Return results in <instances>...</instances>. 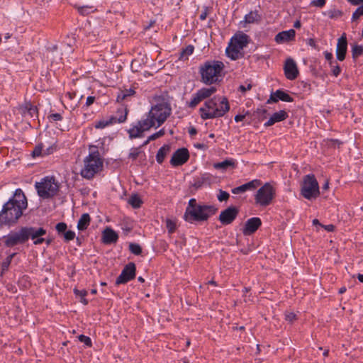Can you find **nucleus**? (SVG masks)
Instances as JSON below:
<instances>
[{
	"label": "nucleus",
	"instance_id": "13",
	"mask_svg": "<svg viewBox=\"0 0 363 363\" xmlns=\"http://www.w3.org/2000/svg\"><path fill=\"white\" fill-rule=\"evenodd\" d=\"M238 213V208L230 206L220 212L218 220L223 225H230L235 220Z\"/></svg>",
	"mask_w": 363,
	"mask_h": 363
},
{
	"label": "nucleus",
	"instance_id": "52",
	"mask_svg": "<svg viewBox=\"0 0 363 363\" xmlns=\"http://www.w3.org/2000/svg\"><path fill=\"white\" fill-rule=\"evenodd\" d=\"M79 340L83 343L85 344V345L88 346V347H91V338L88 336H86L84 335H80L79 337Z\"/></svg>",
	"mask_w": 363,
	"mask_h": 363
},
{
	"label": "nucleus",
	"instance_id": "1",
	"mask_svg": "<svg viewBox=\"0 0 363 363\" xmlns=\"http://www.w3.org/2000/svg\"><path fill=\"white\" fill-rule=\"evenodd\" d=\"M27 207L26 196L21 189H17L0 211V226H13L16 224Z\"/></svg>",
	"mask_w": 363,
	"mask_h": 363
},
{
	"label": "nucleus",
	"instance_id": "44",
	"mask_svg": "<svg viewBox=\"0 0 363 363\" xmlns=\"http://www.w3.org/2000/svg\"><path fill=\"white\" fill-rule=\"evenodd\" d=\"M129 250L131 252V253L135 255H139L142 253V248L140 245L137 243H130Z\"/></svg>",
	"mask_w": 363,
	"mask_h": 363
},
{
	"label": "nucleus",
	"instance_id": "53",
	"mask_svg": "<svg viewBox=\"0 0 363 363\" xmlns=\"http://www.w3.org/2000/svg\"><path fill=\"white\" fill-rule=\"evenodd\" d=\"M64 239L65 242H69L70 240H74L75 237V233L72 230H67L64 234Z\"/></svg>",
	"mask_w": 363,
	"mask_h": 363
},
{
	"label": "nucleus",
	"instance_id": "41",
	"mask_svg": "<svg viewBox=\"0 0 363 363\" xmlns=\"http://www.w3.org/2000/svg\"><path fill=\"white\" fill-rule=\"evenodd\" d=\"M200 204H198L196 200L195 199H191L189 201L188 206L186 208L185 213L184 214V219L189 216V211H192L193 209H196L199 206Z\"/></svg>",
	"mask_w": 363,
	"mask_h": 363
},
{
	"label": "nucleus",
	"instance_id": "18",
	"mask_svg": "<svg viewBox=\"0 0 363 363\" xmlns=\"http://www.w3.org/2000/svg\"><path fill=\"white\" fill-rule=\"evenodd\" d=\"M279 100L286 102H292L294 99L287 93L281 89H278L274 92H272L267 100V104L277 103Z\"/></svg>",
	"mask_w": 363,
	"mask_h": 363
},
{
	"label": "nucleus",
	"instance_id": "6",
	"mask_svg": "<svg viewBox=\"0 0 363 363\" xmlns=\"http://www.w3.org/2000/svg\"><path fill=\"white\" fill-rule=\"evenodd\" d=\"M218 210L214 205L201 204L196 209L189 211L188 217L184 220L190 223L206 221L211 216L215 215Z\"/></svg>",
	"mask_w": 363,
	"mask_h": 363
},
{
	"label": "nucleus",
	"instance_id": "2",
	"mask_svg": "<svg viewBox=\"0 0 363 363\" xmlns=\"http://www.w3.org/2000/svg\"><path fill=\"white\" fill-rule=\"evenodd\" d=\"M229 110L228 99L216 96L205 101L203 106L199 108V113L203 120H207L222 117Z\"/></svg>",
	"mask_w": 363,
	"mask_h": 363
},
{
	"label": "nucleus",
	"instance_id": "51",
	"mask_svg": "<svg viewBox=\"0 0 363 363\" xmlns=\"http://www.w3.org/2000/svg\"><path fill=\"white\" fill-rule=\"evenodd\" d=\"M284 315L285 320L289 323H293L296 320V315L294 312L286 311Z\"/></svg>",
	"mask_w": 363,
	"mask_h": 363
},
{
	"label": "nucleus",
	"instance_id": "11",
	"mask_svg": "<svg viewBox=\"0 0 363 363\" xmlns=\"http://www.w3.org/2000/svg\"><path fill=\"white\" fill-rule=\"evenodd\" d=\"M26 241H28L30 238L33 240V244L35 245H38L44 242L45 238H42V236L46 234V230L43 228H35V227H23Z\"/></svg>",
	"mask_w": 363,
	"mask_h": 363
},
{
	"label": "nucleus",
	"instance_id": "26",
	"mask_svg": "<svg viewBox=\"0 0 363 363\" xmlns=\"http://www.w3.org/2000/svg\"><path fill=\"white\" fill-rule=\"evenodd\" d=\"M213 167L216 169L226 171L228 168H235V162L233 159L225 160L220 162L214 163Z\"/></svg>",
	"mask_w": 363,
	"mask_h": 363
},
{
	"label": "nucleus",
	"instance_id": "33",
	"mask_svg": "<svg viewBox=\"0 0 363 363\" xmlns=\"http://www.w3.org/2000/svg\"><path fill=\"white\" fill-rule=\"evenodd\" d=\"M216 91V89L213 86H211L209 88L201 89L196 93L199 95V96L202 99V100H203V99L211 96Z\"/></svg>",
	"mask_w": 363,
	"mask_h": 363
},
{
	"label": "nucleus",
	"instance_id": "43",
	"mask_svg": "<svg viewBox=\"0 0 363 363\" xmlns=\"http://www.w3.org/2000/svg\"><path fill=\"white\" fill-rule=\"evenodd\" d=\"M202 99L199 96V95L196 93L193 95L191 100L189 102H187L188 106L194 108H195L201 101Z\"/></svg>",
	"mask_w": 363,
	"mask_h": 363
},
{
	"label": "nucleus",
	"instance_id": "37",
	"mask_svg": "<svg viewBox=\"0 0 363 363\" xmlns=\"http://www.w3.org/2000/svg\"><path fill=\"white\" fill-rule=\"evenodd\" d=\"M116 123L115 118H110L108 120H102L95 123L94 127L97 129L104 128L105 127Z\"/></svg>",
	"mask_w": 363,
	"mask_h": 363
},
{
	"label": "nucleus",
	"instance_id": "55",
	"mask_svg": "<svg viewBox=\"0 0 363 363\" xmlns=\"http://www.w3.org/2000/svg\"><path fill=\"white\" fill-rule=\"evenodd\" d=\"M164 135V129L160 130L158 132L153 133L149 136V140H155Z\"/></svg>",
	"mask_w": 363,
	"mask_h": 363
},
{
	"label": "nucleus",
	"instance_id": "5",
	"mask_svg": "<svg viewBox=\"0 0 363 363\" xmlns=\"http://www.w3.org/2000/svg\"><path fill=\"white\" fill-rule=\"evenodd\" d=\"M156 104L152 106L149 111V117L152 118L157 123V127L164 123L172 112L170 104L164 96L155 98Z\"/></svg>",
	"mask_w": 363,
	"mask_h": 363
},
{
	"label": "nucleus",
	"instance_id": "23",
	"mask_svg": "<svg viewBox=\"0 0 363 363\" xmlns=\"http://www.w3.org/2000/svg\"><path fill=\"white\" fill-rule=\"evenodd\" d=\"M296 31L294 29L279 32L275 36V41L277 43H282L294 40Z\"/></svg>",
	"mask_w": 363,
	"mask_h": 363
},
{
	"label": "nucleus",
	"instance_id": "63",
	"mask_svg": "<svg viewBox=\"0 0 363 363\" xmlns=\"http://www.w3.org/2000/svg\"><path fill=\"white\" fill-rule=\"evenodd\" d=\"M207 16H208V8H206L205 10L203 11H202V13L200 14L199 18L201 21H203L206 18Z\"/></svg>",
	"mask_w": 363,
	"mask_h": 363
},
{
	"label": "nucleus",
	"instance_id": "30",
	"mask_svg": "<svg viewBox=\"0 0 363 363\" xmlns=\"http://www.w3.org/2000/svg\"><path fill=\"white\" fill-rule=\"evenodd\" d=\"M242 49L238 48L230 43L229 47L226 49L227 55L233 60H235L242 57L240 50Z\"/></svg>",
	"mask_w": 363,
	"mask_h": 363
},
{
	"label": "nucleus",
	"instance_id": "16",
	"mask_svg": "<svg viewBox=\"0 0 363 363\" xmlns=\"http://www.w3.org/2000/svg\"><path fill=\"white\" fill-rule=\"evenodd\" d=\"M261 225L262 221L259 218H251L246 221L245 227L242 229V233L245 235H252L257 231V230L261 226Z\"/></svg>",
	"mask_w": 363,
	"mask_h": 363
},
{
	"label": "nucleus",
	"instance_id": "50",
	"mask_svg": "<svg viewBox=\"0 0 363 363\" xmlns=\"http://www.w3.org/2000/svg\"><path fill=\"white\" fill-rule=\"evenodd\" d=\"M217 197H218V200L219 201L222 202L224 201H227L229 199L230 195L227 191H223L220 189L219 191V194Z\"/></svg>",
	"mask_w": 363,
	"mask_h": 363
},
{
	"label": "nucleus",
	"instance_id": "28",
	"mask_svg": "<svg viewBox=\"0 0 363 363\" xmlns=\"http://www.w3.org/2000/svg\"><path fill=\"white\" fill-rule=\"evenodd\" d=\"M91 218L89 213H84L81 216L77 223V228L79 230H86L90 224Z\"/></svg>",
	"mask_w": 363,
	"mask_h": 363
},
{
	"label": "nucleus",
	"instance_id": "27",
	"mask_svg": "<svg viewBox=\"0 0 363 363\" xmlns=\"http://www.w3.org/2000/svg\"><path fill=\"white\" fill-rule=\"evenodd\" d=\"M171 147L169 145H164L161 147L156 155V160L159 164H162L167 156L170 152Z\"/></svg>",
	"mask_w": 363,
	"mask_h": 363
},
{
	"label": "nucleus",
	"instance_id": "64",
	"mask_svg": "<svg viewBox=\"0 0 363 363\" xmlns=\"http://www.w3.org/2000/svg\"><path fill=\"white\" fill-rule=\"evenodd\" d=\"M245 115H240V114L236 115L235 116V121L236 122L242 121L245 118Z\"/></svg>",
	"mask_w": 363,
	"mask_h": 363
},
{
	"label": "nucleus",
	"instance_id": "57",
	"mask_svg": "<svg viewBox=\"0 0 363 363\" xmlns=\"http://www.w3.org/2000/svg\"><path fill=\"white\" fill-rule=\"evenodd\" d=\"M49 118L52 121H61L62 117L60 113H52L49 116Z\"/></svg>",
	"mask_w": 363,
	"mask_h": 363
},
{
	"label": "nucleus",
	"instance_id": "19",
	"mask_svg": "<svg viewBox=\"0 0 363 363\" xmlns=\"http://www.w3.org/2000/svg\"><path fill=\"white\" fill-rule=\"evenodd\" d=\"M261 181L259 179L252 180L238 187L233 188L231 191L234 194L245 193L247 191H252L261 185Z\"/></svg>",
	"mask_w": 363,
	"mask_h": 363
},
{
	"label": "nucleus",
	"instance_id": "24",
	"mask_svg": "<svg viewBox=\"0 0 363 363\" xmlns=\"http://www.w3.org/2000/svg\"><path fill=\"white\" fill-rule=\"evenodd\" d=\"M288 116V113L285 111L281 110L278 112L274 113L269 118V119L264 123V126H271L274 125L275 123L283 121L285 119H286Z\"/></svg>",
	"mask_w": 363,
	"mask_h": 363
},
{
	"label": "nucleus",
	"instance_id": "12",
	"mask_svg": "<svg viewBox=\"0 0 363 363\" xmlns=\"http://www.w3.org/2000/svg\"><path fill=\"white\" fill-rule=\"evenodd\" d=\"M136 272V267L135 263L129 262L123 269L121 274L116 280V285L126 284L129 281L135 279Z\"/></svg>",
	"mask_w": 363,
	"mask_h": 363
},
{
	"label": "nucleus",
	"instance_id": "10",
	"mask_svg": "<svg viewBox=\"0 0 363 363\" xmlns=\"http://www.w3.org/2000/svg\"><path fill=\"white\" fill-rule=\"evenodd\" d=\"M26 242L23 227H21L17 231H11L7 235L3 238L4 245L6 247H13L18 245H23Z\"/></svg>",
	"mask_w": 363,
	"mask_h": 363
},
{
	"label": "nucleus",
	"instance_id": "42",
	"mask_svg": "<svg viewBox=\"0 0 363 363\" xmlns=\"http://www.w3.org/2000/svg\"><path fill=\"white\" fill-rule=\"evenodd\" d=\"M194 50V47L191 45H189L186 46L184 49L182 50L181 55H180V59H183L185 57L187 59L188 56L191 55Z\"/></svg>",
	"mask_w": 363,
	"mask_h": 363
},
{
	"label": "nucleus",
	"instance_id": "60",
	"mask_svg": "<svg viewBox=\"0 0 363 363\" xmlns=\"http://www.w3.org/2000/svg\"><path fill=\"white\" fill-rule=\"evenodd\" d=\"M324 55H325V57L326 60H328L329 62V64L331 62H335V60H333V54L331 52H325Z\"/></svg>",
	"mask_w": 363,
	"mask_h": 363
},
{
	"label": "nucleus",
	"instance_id": "56",
	"mask_svg": "<svg viewBox=\"0 0 363 363\" xmlns=\"http://www.w3.org/2000/svg\"><path fill=\"white\" fill-rule=\"evenodd\" d=\"M311 4L314 6L322 8L325 4V0H313Z\"/></svg>",
	"mask_w": 363,
	"mask_h": 363
},
{
	"label": "nucleus",
	"instance_id": "4",
	"mask_svg": "<svg viewBox=\"0 0 363 363\" xmlns=\"http://www.w3.org/2000/svg\"><path fill=\"white\" fill-rule=\"evenodd\" d=\"M94 148L96 150H91L89 155L84 160V168L81 170L82 177L90 179L99 172L103 167V160L100 157L96 147L91 146L90 150Z\"/></svg>",
	"mask_w": 363,
	"mask_h": 363
},
{
	"label": "nucleus",
	"instance_id": "31",
	"mask_svg": "<svg viewBox=\"0 0 363 363\" xmlns=\"http://www.w3.org/2000/svg\"><path fill=\"white\" fill-rule=\"evenodd\" d=\"M155 123L156 122L155 121V120L152 118L149 117V114H148L147 118L146 119L139 121L138 122V125L140 127H141V129L143 131H145V130H149L152 126H154L155 125Z\"/></svg>",
	"mask_w": 363,
	"mask_h": 363
},
{
	"label": "nucleus",
	"instance_id": "14",
	"mask_svg": "<svg viewBox=\"0 0 363 363\" xmlns=\"http://www.w3.org/2000/svg\"><path fill=\"white\" fill-rule=\"evenodd\" d=\"M189 159V150L185 148H179L177 150L170 160V164L173 167H178L186 163Z\"/></svg>",
	"mask_w": 363,
	"mask_h": 363
},
{
	"label": "nucleus",
	"instance_id": "34",
	"mask_svg": "<svg viewBox=\"0 0 363 363\" xmlns=\"http://www.w3.org/2000/svg\"><path fill=\"white\" fill-rule=\"evenodd\" d=\"M128 203L133 208H138L143 203V201L140 197L137 194H132L128 199Z\"/></svg>",
	"mask_w": 363,
	"mask_h": 363
},
{
	"label": "nucleus",
	"instance_id": "3",
	"mask_svg": "<svg viewBox=\"0 0 363 363\" xmlns=\"http://www.w3.org/2000/svg\"><path fill=\"white\" fill-rule=\"evenodd\" d=\"M225 65L218 60L206 61L200 67L201 82L206 84H212L220 81Z\"/></svg>",
	"mask_w": 363,
	"mask_h": 363
},
{
	"label": "nucleus",
	"instance_id": "61",
	"mask_svg": "<svg viewBox=\"0 0 363 363\" xmlns=\"http://www.w3.org/2000/svg\"><path fill=\"white\" fill-rule=\"evenodd\" d=\"M95 101V97L94 96H88L87 99H86V107H89V106H91Z\"/></svg>",
	"mask_w": 363,
	"mask_h": 363
},
{
	"label": "nucleus",
	"instance_id": "15",
	"mask_svg": "<svg viewBox=\"0 0 363 363\" xmlns=\"http://www.w3.org/2000/svg\"><path fill=\"white\" fill-rule=\"evenodd\" d=\"M284 69L286 77L289 80L296 79L299 73L295 61L291 58L286 60Z\"/></svg>",
	"mask_w": 363,
	"mask_h": 363
},
{
	"label": "nucleus",
	"instance_id": "38",
	"mask_svg": "<svg viewBox=\"0 0 363 363\" xmlns=\"http://www.w3.org/2000/svg\"><path fill=\"white\" fill-rule=\"evenodd\" d=\"M16 253H12L9 255L1 263V275L6 271H8L9 267L11 263L12 259L15 257Z\"/></svg>",
	"mask_w": 363,
	"mask_h": 363
},
{
	"label": "nucleus",
	"instance_id": "59",
	"mask_svg": "<svg viewBox=\"0 0 363 363\" xmlns=\"http://www.w3.org/2000/svg\"><path fill=\"white\" fill-rule=\"evenodd\" d=\"M321 227L323 228L325 230H326L328 232H333L335 230V226L333 224L330 225H321Z\"/></svg>",
	"mask_w": 363,
	"mask_h": 363
},
{
	"label": "nucleus",
	"instance_id": "20",
	"mask_svg": "<svg viewBox=\"0 0 363 363\" xmlns=\"http://www.w3.org/2000/svg\"><path fill=\"white\" fill-rule=\"evenodd\" d=\"M249 43V36L242 33L238 32L230 40V44L234 45L235 47L243 49Z\"/></svg>",
	"mask_w": 363,
	"mask_h": 363
},
{
	"label": "nucleus",
	"instance_id": "39",
	"mask_svg": "<svg viewBox=\"0 0 363 363\" xmlns=\"http://www.w3.org/2000/svg\"><path fill=\"white\" fill-rule=\"evenodd\" d=\"M363 55V46L354 45L352 48V57L356 60L359 56Z\"/></svg>",
	"mask_w": 363,
	"mask_h": 363
},
{
	"label": "nucleus",
	"instance_id": "17",
	"mask_svg": "<svg viewBox=\"0 0 363 363\" xmlns=\"http://www.w3.org/2000/svg\"><path fill=\"white\" fill-rule=\"evenodd\" d=\"M347 50V40L345 33H343L340 38L337 39L336 56L337 59L340 61H343L345 59Z\"/></svg>",
	"mask_w": 363,
	"mask_h": 363
},
{
	"label": "nucleus",
	"instance_id": "8",
	"mask_svg": "<svg viewBox=\"0 0 363 363\" xmlns=\"http://www.w3.org/2000/svg\"><path fill=\"white\" fill-rule=\"evenodd\" d=\"M301 194L308 200L315 199L319 196L318 182L313 174H307L303 177Z\"/></svg>",
	"mask_w": 363,
	"mask_h": 363
},
{
	"label": "nucleus",
	"instance_id": "62",
	"mask_svg": "<svg viewBox=\"0 0 363 363\" xmlns=\"http://www.w3.org/2000/svg\"><path fill=\"white\" fill-rule=\"evenodd\" d=\"M252 88V85L250 84H247V86L244 85H240L239 87V90L242 92H245L246 91L250 90Z\"/></svg>",
	"mask_w": 363,
	"mask_h": 363
},
{
	"label": "nucleus",
	"instance_id": "40",
	"mask_svg": "<svg viewBox=\"0 0 363 363\" xmlns=\"http://www.w3.org/2000/svg\"><path fill=\"white\" fill-rule=\"evenodd\" d=\"M325 15H327L331 19H336L342 17L343 13L338 9H330L324 13Z\"/></svg>",
	"mask_w": 363,
	"mask_h": 363
},
{
	"label": "nucleus",
	"instance_id": "9",
	"mask_svg": "<svg viewBox=\"0 0 363 363\" xmlns=\"http://www.w3.org/2000/svg\"><path fill=\"white\" fill-rule=\"evenodd\" d=\"M275 190L269 184L266 183L260 187L255 195V204L262 207L270 205L274 199Z\"/></svg>",
	"mask_w": 363,
	"mask_h": 363
},
{
	"label": "nucleus",
	"instance_id": "49",
	"mask_svg": "<svg viewBox=\"0 0 363 363\" xmlns=\"http://www.w3.org/2000/svg\"><path fill=\"white\" fill-rule=\"evenodd\" d=\"M361 16H363V4L359 6L352 14V21H357Z\"/></svg>",
	"mask_w": 363,
	"mask_h": 363
},
{
	"label": "nucleus",
	"instance_id": "58",
	"mask_svg": "<svg viewBox=\"0 0 363 363\" xmlns=\"http://www.w3.org/2000/svg\"><path fill=\"white\" fill-rule=\"evenodd\" d=\"M74 294L77 295V296H80L81 298H84L85 297V296H86L87 294V291L86 290H78V289H74Z\"/></svg>",
	"mask_w": 363,
	"mask_h": 363
},
{
	"label": "nucleus",
	"instance_id": "36",
	"mask_svg": "<svg viewBox=\"0 0 363 363\" xmlns=\"http://www.w3.org/2000/svg\"><path fill=\"white\" fill-rule=\"evenodd\" d=\"M25 111L31 117L38 118V111L35 106H33L30 103H26L25 105ZM26 113V112H24Z\"/></svg>",
	"mask_w": 363,
	"mask_h": 363
},
{
	"label": "nucleus",
	"instance_id": "45",
	"mask_svg": "<svg viewBox=\"0 0 363 363\" xmlns=\"http://www.w3.org/2000/svg\"><path fill=\"white\" fill-rule=\"evenodd\" d=\"M331 72L335 77H337L341 72V68L336 61L331 62L330 64Z\"/></svg>",
	"mask_w": 363,
	"mask_h": 363
},
{
	"label": "nucleus",
	"instance_id": "21",
	"mask_svg": "<svg viewBox=\"0 0 363 363\" xmlns=\"http://www.w3.org/2000/svg\"><path fill=\"white\" fill-rule=\"evenodd\" d=\"M262 20V16L257 11H251L245 16L244 20L240 22L241 28H245L247 23H259Z\"/></svg>",
	"mask_w": 363,
	"mask_h": 363
},
{
	"label": "nucleus",
	"instance_id": "25",
	"mask_svg": "<svg viewBox=\"0 0 363 363\" xmlns=\"http://www.w3.org/2000/svg\"><path fill=\"white\" fill-rule=\"evenodd\" d=\"M212 181V176L209 173H204L201 177L195 178L193 186L198 189L204 185H210Z\"/></svg>",
	"mask_w": 363,
	"mask_h": 363
},
{
	"label": "nucleus",
	"instance_id": "48",
	"mask_svg": "<svg viewBox=\"0 0 363 363\" xmlns=\"http://www.w3.org/2000/svg\"><path fill=\"white\" fill-rule=\"evenodd\" d=\"M166 227L168 230L169 233H173L176 230V223L171 219H167Z\"/></svg>",
	"mask_w": 363,
	"mask_h": 363
},
{
	"label": "nucleus",
	"instance_id": "7",
	"mask_svg": "<svg viewBox=\"0 0 363 363\" xmlns=\"http://www.w3.org/2000/svg\"><path fill=\"white\" fill-rule=\"evenodd\" d=\"M38 194L43 199H50L57 194L59 186L53 177H46L35 185Z\"/></svg>",
	"mask_w": 363,
	"mask_h": 363
},
{
	"label": "nucleus",
	"instance_id": "47",
	"mask_svg": "<svg viewBox=\"0 0 363 363\" xmlns=\"http://www.w3.org/2000/svg\"><path fill=\"white\" fill-rule=\"evenodd\" d=\"M67 225L64 222L58 223L55 225V229L57 231L58 234H64L67 231Z\"/></svg>",
	"mask_w": 363,
	"mask_h": 363
},
{
	"label": "nucleus",
	"instance_id": "54",
	"mask_svg": "<svg viewBox=\"0 0 363 363\" xmlns=\"http://www.w3.org/2000/svg\"><path fill=\"white\" fill-rule=\"evenodd\" d=\"M43 146L42 145H37L33 151L32 152V156L33 157L40 156L42 155Z\"/></svg>",
	"mask_w": 363,
	"mask_h": 363
},
{
	"label": "nucleus",
	"instance_id": "46",
	"mask_svg": "<svg viewBox=\"0 0 363 363\" xmlns=\"http://www.w3.org/2000/svg\"><path fill=\"white\" fill-rule=\"evenodd\" d=\"M141 153L140 147H133L130 149V152L128 155V158L132 160H135Z\"/></svg>",
	"mask_w": 363,
	"mask_h": 363
},
{
	"label": "nucleus",
	"instance_id": "32",
	"mask_svg": "<svg viewBox=\"0 0 363 363\" xmlns=\"http://www.w3.org/2000/svg\"><path fill=\"white\" fill-rule=\"evenodd\" d=\"M128 112V110L126 106L122 107L121 108H118L116 116H111L110 118H115L116 123H123L125 121L127 118Z\"/></svg>",
	"mask_w": 363,
	"mask_h": 363
},
{
	"label": "nucleus",
	"instance_id": "29",
	"mask_svg": "<svg viewBox=\"0 0 363 363\" xmlns=\"http://www.w3.org/2000/svg\"><path fill=\"white\" fill-rule=\"evenodd\" d=\"M135 91L133 89L121 90L117 96V101H128L130 97L134 96Z\"/></svg>",
	"mask_w": 363,
	"mask_h": 363
},
{
	"label": "nucleus",
	"instance_id": "35",
	"mask_svg": "<svg viewBox=\"0 0 363 363\" xmlns=\"http://www.w3.org/2000/svg\"><path fill=\"white\" fill-rule=\"evenodd\" d=\"M143 132L138 124L128 130L129 137L131 139L141 137Z\"/></svg>",
	"mask_w": 363,
	"mask_h": 363
},
{
	"label": "nucleus",
	"instance_id": "22",
	"mask_svg": "<svg viewBox=\"0 0 363 363\" xmlns=\"http://www.w3.org/2000/svg\"><path fill=\"white\" fill-rule=\"evenodd\" d=\"M118 239V235L110 228H106L102 233V242L106 245L116 243Z\"/></svg>",
	"mask_w": 363,
	"mask_h": 363
}]
</instances>
